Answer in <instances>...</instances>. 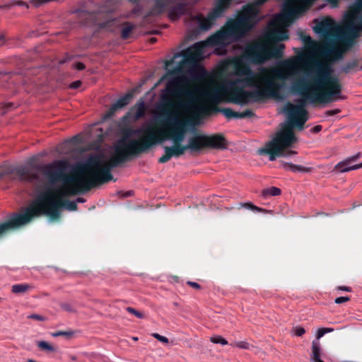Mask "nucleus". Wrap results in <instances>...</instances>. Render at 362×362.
<instances>
[{"label":"nucleus","instance_id":"864d4df0","mask_svg":"<svg viewBox=\"0 0 362 362\" xmlns=\"http://www.w3.org/2000/svg\"><path fill=\"white\" fill-rule=\"evenodd\" d=\"M322 130V126L321 125H316L313 129L312 131L314 133H318Z\"/></svg>","mask_w":362,"mask_h":362},{"label":"nucleus","instance_id":"9d476101","mask_svg":"<svg viewBox=\"0 0 362 362\" xmlns=\"http://www.w3.org/2000/svg\"><path fill=\"white\" fill-rule=\"evenodd\" d=\"M158 141L156 134L148 128L145 130V136L141 139L126 141V137H122L115 146L127 160L129 156H137L146 151L158 144Z\"/></svg>","mask_w":362,"mask_h":362},{"label":"nucleus","instance_id":"f257e3e1","mask_svg":"<svg viewBox=\"0 0 362 362\" xmlns=\"http://www.w3.org/2000/svg\"><path fill=\"white\" fill-rule=\"evenodd\" d=\"M307 78H299L292 83V93L301 96L302 99L296 105L289 104L287 113L289 123L282 126L273 139L264 147L259 150L260 154L269 156L270 161L278 157H289L296 151L286 149L293 147L297 142L293 127L302 130L308 120V112L305 108L307 102L310 103H328L341 96L342 86L339 79L332 75V69L327 64L315 63L305 71Z\"/></svg>","mask_w":362,"mask_h":362},{"label":"nucleus","instance_id":"5fc2aeb1","mask_svg":"<svg viewBox=\"0 0 362 362\" xmlns=\"http://www.w3.org/2000/svg\"><path fill=\"white\" fill-rule=\"evenodd\" d=\"M303 40L305 43H311L313 42V40L310 36H305L303 37Z\"/></svg>","mask_w":362,"mask_h":362},{"label":"nucleus","instance_id":"dca6fc26","mask_svg":"<svg viewBox=\"0 0 362 362\" xmlns=\"http://www.w3.org/2000/svg\"><path fill=\"white\" fill-rule=\"evenodd\" d=\"M0 173L2 174V177L8 175L16 174L20 180L33 184L40 181V175L38 173H30L23 166L13 168L11 165H4L0 168Z\"/></svg>","mask_w":362,"mask_h":362},{"label":"nucleus","instance_id":"72a5a7b5","mask_svg":"<svg viewBox=\"0 0 362 362\" xmlns=\"http://www.w3.org/2000/svg\"><path fill=\"white\" fill-rule=\"evenodd\" d=\"M170 4V0H156L155 8L158 10V13H161Z\"/></svg>","mask_w":362,"mask_h":362},{"label":"nucleus","instance_id":"0eeeda50","mask_svg":"<svg viewBox=\"0 0 362 362\" xmlns=\"http://www.w3.org/2000/svg\"><path fill=\"white\" fill-rule=\"evenodd\" d=\"M126 159L115 148V154L107 161H103L100 156H95L88 158L83 166L84 170L90 172L91 179L86 180L84 189L90 190L92 187L108 182L113 180L111 170L124 162Z\"/></svg>","mask_w":362,"mask_h":362},{"label":"nucleus","instance_id":"6e6552de","mask_svg":"<svg viewBox=\"0 0 362 362\" xmlns=\"http://www.w3.org/2000/svg\"><path fill=\"white\" fill-rule=\"evenodd\" d=\"M261 76L259 78V88H256L258 100L267 98H279L280 90L284 87L286 78L282 71L279 69L260 68Z\"/></svg>","mask_w":362,"mask_h":362},{"label":"nucleus","instance_id":"7ed1b4c3","mask_svg":"<svg viewBox=\"0 0 362 362\" xmlns=\"http://www.w3.org/2000/svg\"><path fill=\"white\" fill-rule=\"evenodd\" d=\"M63 189L54 190L50 188L39 194L37 197L25 210L23 214H14L8 221L0 223V238L8 230L29 223L33 218L41 215L48 216L51 220L60 217L59 209L64 207L69 211L78 208L74 201H62Z\"/></svg>","mask_w":362,"mask_h":362},{"label":"nucleus","instance_id":"680f3d73","mask_svg":"<svg viewBox=\"0 0 362 362\" xmlns=\"http://www.w3.org/2000/svg\"><path fill=\"white\" fill-rule=\"evenodd\" d=\"M165 77H166V76H162V77L160 78V80L158 81V83H157L156 86H157V85H158L160 82H162V81H163V80H164V79L165 78Z\"/></svg>","mask_w":362,"mask_h":362},{"label":"nucleus","instance_id":"e433bc0d","mask_svg":"<svg viewBox=\"0 0 362 362\" xmlns=\"http://www.w3.org/2000/svg\"><path fill=\"white\" fill-rule=\"evenodd\" d=\"M74 334V331H71V330H69V331H58V332H53L52 334V335L54 337H65L66 338H70Z\"/></svg>","mask_w":362,"mask_h":362},{"label":"nucleus","instance_id":"bf43d9fd","mask_svg":"<svg viewBox=\"0 0 362 362\" xmlns=\"http://www.w3.org/2000/svg\"><path fill=\"white\" fill-rule=\"evenodd\" d=\"M76 202L83 203L85 202V199L82 197H78Z\"/></svg>","mask_w":362,"mask_h":362},{"label":"nucleus","instance_id":"c03bdc74","mask_svg":"<svg viewBox=\"0 0 362 362\" xmlns=\"http://www.w3.org/2000/svg\"><path fill=\"white\" fill-rule=\"evenodd\" d=\"M152 335L154 338H156V339H158V341H160L161 342H163V343L168 342V339L167 337L161 336L158 333H153Z\"/></svg>","mask_w":362,"mask_h":362},{"label":"nucleus","instance_id":"ddd939ff","mask_svg":"<svg viewBox=\"0 0 362 362\" xmlns=\"http://www.w3.org/2000/svg\"><path fill=\"white\" fill-rule=\"evenodd\" d=\"M237 23L230 20L223 28L209 36L206 40L207 47L223 45L233 37L238 36L240 30L236 26Z\"/></svg>","mask_w":362,"mask_h":362},{"label":"nucleus","instance_id":"8fccbe9b","mask_svg":"<svg viewBox=\"0 0 362 362\" xmlns=\"http://www.w3.org/2000/svg\"><path fill=\"white\" fill-rule=\"evenodd\" d=\"M74 69H77L78 71H81V70H83L86 68V66L82 62H77V63L74 64Z\"/></svg>","mask_w":362,"mask_h":362},{"label":"nucleus","instance_id":"a18cd8bd","mask_svg":"<svg viewBox=\"0 0 362 362\" xmlns=\"http://www.w3.org/2000/svg\"><path fill=\"white\" fill-rule=\"evenodd\" d=\"M350 300V297L349 296H341L338 297L334 300L335 303L337 304H341L345 302H347Z\"/></svg>","mask_w":362,"mask_h":362},{"label":"nucleus","instance_id":"4be33fe9","mask_svg":"<svg viewBox=\"0 0 362 362\" xmlns=\"http://www.w3.org/2000/svg\"><path fill=\"white\" fill-rule=\"evenodd\" d=\"M361 156V153H358L352 156L335 165V169L340 173H345L353 170H357L362 168V163L356 165H352L353 163L356 161Z\"/></svg>","mask_w":362,"mask_h":362},{"label":"nucleus","instance_id":"3c124183","mask_svg":"<svg viewBox=\"0 0 362 362\" xmlns=\"http://www.w3.org/2000/svg\"><path fill=\"white\" fill-rule=\"evenodd\" d=\"M187 284L193 288H195V289H200L201 288V286L198 283H197V282L188 281L187 282Z\"/></svg>","mask_w":362,"mask_h":362},{"label":"nucleus","instance_id":"bb28decb","mask_svg":"<svg viewBox=\"0 0 362 362\" xmlns=\"http://www.w3.org/2000/svg\"><path fill=\"white\" fill-rule=\"evenodd\" d=\"M321 349L320 344L318 341H313L312 343V356L311 360L313 362H324L321 360Z\"/></svg>","mask_w":362,"mask_h":362},{"label":"nucleus","instance_id":"13d9d810","mask_svg":"<svg viewBox=\"0 0 362 362\" xmlns=\"http://www.w3.org/2000/svg\"><path fill=\"white\" fill-rule=\"evenodd\" d=\"M132 194H133V192L132 191H128V192H126L124 194V197H131Z\"/></svg>","mask_w":362,"mask_h":362},{"label":"nucleus","instance_id":"c756f323","mask_svg":"<svg viewBox=\"0 0 362 362\" xmlns=\"http://www.w3.org/2000/svg\"><path fill=\"white\" fill-rule=\"evenodd\" d=\"M134 28V26L132 23L129 22L124 23L121 30V37L123 40L128 39Z\"/></svg>","mask_w":362,"mask_h":362},{"label":"nucleus","instance_id":"69168bd1","mask_svg":"<svg viewBox=\"0 0 362 362\" xmlns=\"http://www.w3.org/2000/svg\"><path fill=\"white\" fill-rule=\"evenodd\" d=\"M27 362H37V361H35V360H33V359H28V360L27 361Z\"/></svg>","mask_w":362,"mask_h":362},{"label":"nucleus","instance_id":"c85d7f7f","mask_svg":"<svg viewBox=\"0 0 362 362\" xmlns=\"http://www.w3.org/2000/svg\"><path fill=\"white\" fill-rule=\"evenodd\" d=\"M32 286L28 284H18L12 286L11 291L13 293L20 294L26 293Z\"/></svg>","mask_w":362,"mask_h":362},{"label":"nucleus","instance_id":"a878e982","mask_svg":"<svg viewBox=\"0 0 362 362\" xmlns=\"http://www.w3.org/2000/svg\"><path fill=\"white\" fill-rule=\"evenodd\" d=\"M187 4L185 3H178L175 5L170 11L169 16L172 18H178L186 12Z\"/></svg>","mask_w":362,"mask_h":362},{"label":"nucleus","instance_id":"6ab92c4d","mask_svg":"<svg viewBox=\"0 0 362 362\" xmlns=\"http://www.w3.org/2000/svg\"><path fill=\"white\" fill-rule=\"evenodd\" d=\"M204 41L193 44L180 52L185 61L190 64H195L202 59L204 49L207 47Z\"/></svg>","mask_w":362,"mask_h":362},{"label":"nucleus","instance_id":"b1692460","mask_svg":"<svg viewBox=\"0 0 362 362\" xmlns=\"http://www.w3.org/2000/svg\"><path fill=\"white\" fill-rule=\"evenodd\" d=\"M281 165L284 169L291 170L293 173H310L313 170L310 167H304L284 161L281 162Z\"/></svg>","mask_w":362,"mask_h":362},{"label":"nucleus","instance_id":"37998d69","mask_svg":"<svg viewBox=\"0 0 362 362\" xmlns=\"http://www.w3.org/2000/svg\"><path fill=\"white\" fill-rule=\"evenodd\" d=\"M293 332L295 333V335L298 337H301L305 332V330L303 327H296L293 329Z\"/></svg>","mask_w":362,"mask_h":362},{"label":"nucleus","instance_id":"79ce46f5","mask_svg":"<svg viewBox=\"0 0 362 362\" xmlns=\"http://www.w3.org/2000/svg\"><path fill=\"white\" fill-rule=\"evenodd\" d=\"M233 346L243 349H249L250 346L249 343L243 341H235Z\"/></svg>","mask_w":362,"mask_h":362},{"label":"nucleus","instance_id":"cd10ccee","mask_svg":"<svg viewBox=\"0 0 362 362\" xmlns=\"http://www.w3.org/2000/svg\"><path fill=\"white\" fill-rule=\"evenodd\" d=\"M240 208H245V209H250V210H252L255 212H261V213L262 212H263V213L271 212L270 211H267L263 208L257 206L251 202L239 203L238 209H240Z\"/></svg>","mask_w":362,"mask_h":362},{"label":"nucleus","instance_id":"603ef678","mask_svg":"<svg viewBox=\"0 0 362 362\" xmlns=\"http://www.w3.org/2000/svg\"><path fill=\"white\" fill-rule=\"evenodd\" d=\"M337 289L341 290V291H347V292L351 291V288L349 287V286H339V287H337Z\"/></svg>","mask_w":362,"mask_h":362},{"label":"nucleus","instance_id":"2f4dec72","mask_svg":"<svg viewBox=\"0 0 362 362\" xmlns=\"http://www.w3.org/2000/svg\"><path fill=\"white\" fill-rule=\"evenodd\" d=\"M146 112V106L144 102L138 103L136 105L135 119H139L143 117Z\"/></svg>","mask_w":362,"mask_h":362},{"label":"nucleus","instance_id":"412c9836","mask_svg":"<svg viewBox=\"0 0 362 362\" xmlns=\"http://www.w3.org/2000/svg\"><path fill=\"white\" fill-rule=\"evenodd\" d=\"M133 98V93L129 92L124 95L120 97L115 103H113L109 110L103 115V119L112 118L115 112L124 107H126Z\"/></svg>","mask_w":362,"mask_h":362},{"label":"nucleus","instance_id":"473e14b6","mask_svg":"<svg viewBox=\"0 0 362 362\" xmlns=\"http://www.w3.org/2000/svg\"><path fill=\"white\" fill-rule=\"evenodd\" d=\"M143 132H145V131L138 129L136 130H132L130 128H127L123 130V136L126 137V141L130 140L129 137L133 134H141Z\"/></svg>","mask_w":362,"mask_h":362},{"label":"nucleus","instance_id":"f8f14e48","mask_svg":"<svg viewBox=\"0 0 362 362\" xmlns=\"http://www.w3.org/2000/svg\"><path fill=\"white\" fill-rule=\"evenodd\" d=\"M166 89L170 96L180 99L177 103L180 107L188 109L196 101L194 90L188 87L177 85L175 81H169L167 83Z\"/></svg>","mask_w":362,"mask_h":362},{"label":"nucleus","instance_id":"a211bd4d","mask_svg":"<svg viewBox=\"0 0 362 362\" xmlns=\"http://www.w3.org/2000/svg\"><path fill=\"white\" fill-rule=\"evenodd\" d=\"M267 0H252V2L245 5L242 12L239 14L237 19L231 20L237 23V28L240 30L243 24L249 21L250 18L256 17L259 13V7L264 4Z\"/></svg>","mask_w":362,"mask_h":362},{"label":"nucleus","instance_id":"de8ad7c7","mask_svg":"<svg viewBox=\"0 0 362 362\" xmlns=\"http://www.w3.org/2000/svg\"><path fill=\"white\" fill-rule=\"evenodd\" d=\"M28 317L30 319H33V320H36L38 321L45 320V317L43 316H42L40 315H37V314H32V315H29Z\"/></svg>","mask_w":362,"mask_h":362},{"label":"nucleus","instance_id":"5701e85b","mask_svg":"<svg viewBox=\"0 0 362 362\" xmlns=\"http://www.w3.org/2000/svg\"><path fill=\"white\" fill-rule=\"evenodd\" d=\"M335 23L331 18H327L314 27V31L322 35H327L334 28Z\"/></svg>","mask_w":362,"mask_h":362},{"label":"nucleus","instance_id":"58836bf2","mask_svg":"<svg viewBox=\"0 0 362 362\" xmlns=\"http://www.w3.org/2000/svg\"><path fill=\"white\" fill-rule=\"evenodd\" d=\"M126 310L130 313V314H132L134 315H135L136 317L139 318V319H143L144 318V313L136 310V309H134V308H132V307H127L126 308Z\"/></svg>","mask_w":362,"mask_h":362},{"label":"nucleus","instance_id":"6e6d98bb","mask_svg":"<svg viewBox=\"0 0 362 362\" xmlns=\"http://www.w3.org/2000/svg\"><path fill=\"white\" fill-rule=\"evenodd\" d=\"M174 63L173 59H170L165 62V69H168V66Z\"/></svg>","mask_w":362,"mask_h":362},{"label":"nucleus","instance_id":"20e7f679","mask_svg":"<svg viewBox=\"0 0 362 362\" xmlns=\"http://www.w3.org/2000/svg\"><path fill=\"white\" fill-rule=\"evenodd\" d=\"M247 87L243 83L228 81L221 86H216L206 91L204 96L214 105L211 108L212 112H221L228 119L250 118L255 115V113L250 109H246L245 111L239 112L233 111L230 107H219L217 106L222 95L226 97V102L241 105L248 104L250 101H259L257 98L259 92L256 90L252 91L244 90V88Z\"/></svg>","mask_w":362,"mask_h":362},{"label":"nucleus","instance_id":"f03ea898","mask_svg":"<svg viewBox=\"0 0 362 362\" xmlns=\"http://www.w3.org/2000/svg\"><path fill=\"white\" fill-rule=\"evenodd\" d=\"M175 107L174 102L163 98L160 112L165 119L164 121L165 129L156 134L158 144H161L165 140H172L173 145L164 146L165 154L158 159L160 163H165L173 157L178 158L187 150L193 152L194 148L197 147V133H194L188 139L187 144H182L185 134L191 127L194 126V122L191 119H180L174 110Z\"/></svg>","mask_w":362,"mask_h":362},{"label":"nucleus","instance_id":"0e129e2a","mask_svg":"<svg viewBox=\"0 0 362 362\" xmlns=\"http://www.w3.org/2000/svg\"><path fill=\"white\" fill-rule=\"evenodd\" d=\"M177 71V69H173L172 71H168V74H173L175 73V71Z\"/></svg>","mask_w":362,"mask_h":362},{"label":"nucleus","instance_id":"4d7b16f0","mask_svg":"<svg viewBox=\"0 0 362 362\" xmlns=\"http://www.w3.org/2000/svg\"><path fill=\"white\" fill-rule=\"evenodd\" d=\"M328 2H329L331 4H333L334 6H337L339 0H327Z\"/></svg>","mask_w":362,"mask_h":362},{"label":"nucleus","instance_id":"09e8293b","mask_svg":"<svg viewBox=\"0 0 362 362\" xmlns=\"http://www.w3.org/2000/svg\"><path fill=\"white\" fill-rule=\"evenodd\" d=\"M82 83L81 81H74L72 82L70 85H69V88H72V89H76V88H78L81 86Z\"/></svg>","mask_w":362,"mask_h":362},{"label":"nucleus","instance_id":"4468645a","mask_svg":"<svg viewBox=\"0 0 362 362\" xmlns=\"http://www.w3.org/2000/svg\"><path fill=\"white\" fill-rule=\"evenodd\" d=\"M197 147L194 148L193 152H199L205 148L211 149H226L228 142L225 136L221 134H214L206 135L197 133Z\"/></svg>","mask_w":362,"mask_h":362},{"label":"nucleus","instance_id":"423d86ee","mask_svg":"<svg viewBox=\"0 0 362 362\" xmlns=\"http://www.w3.org/2000/svg\"><path fill=\"white\" fill-rule=\"evenodd\" d=\"M70 167L68 160L62 159L54 160L40 168L42 174L47 179L50 185L63 182V194L76 195L88 192L84 189V184L86 180L81 179L79 175L84 170L83 166L80 167L75 173L69 174L67 170Z\"/></svg>","mask_w":362,"mask_h":362},{"label":"nucleus","instance_id":"393cba45","mask_svg":"<svg viewBox=\"0 0 362 362\" xmlns=\"http://www.w3.org/2000/svg\"><path fill=\"white\" fill-rule=\"evenodd\" d=\"M358 59H352L346 62L340 68V73L348 74L351 72H354L358 70Z\"/></svg>","mask_w":362,"mask_h":362},{"label":"nucleus","instance_id":"49530a36","mask_svg":"<svg viewBox=\"0 0 362 362\" xmlns=\"http://www.w3.org/2000/svg\"><path fill=\"white\" fill-rule=\"evenodd\" d=\"M341 112L340 109L329 110L325 112L326 116H333Z\"/></svg>","mask_w":362,"mask_h":362},{"label":"nucleus","instance_id":"39448f33","mask_svg":"<svg viewBox=\"0 0 362 362\" xmlns=\"http://www.w3.org/2000/svg\"><path fill=\"white\" fill-rule=\"evenodd\" d=\"M288 39L286 30H274L264 37L247 44L243 51L244 58L252 64H262L272 59L283 57L285 45L279 43Z\"/></svg>","mask_w":362,"mask_h":362},{"label":"nucleus","instance_id":"a19ab883","mask_svg":"<svg viewBox=\"0 0 362 362\" xmlns=\"http://www.w3.org/2000/svg\"><path fill=\"white\" fill-rule=\"evenodd\" d=\"M334 331L333 328L329 327H325V328H320L318 329L317 333V339H320L326 333L332 332Z\"/></svg>","mask_w":362,"mask_h":362},{"label":"nucleus","instance_id":"2eb2a0df","mask_svg":"<svg viewBox=\"0 0 362 362\" xmlns=\"http://www.w3.org/2000/svg\"><path fill=\"white\" fill-rule=\"evenodd\" d=\"M235 74L242 78H238L230 81L243 83L245 86L250 88H259V78L261 76L260 70L257 73L252 71L249 65L240 64L235 66Z\"/></svg>","mask_w":362,"mask_h":362},{"label":"nucleus","instance_id":"1a4fd4ad","mask_svg":"<svg viewBox=\"0 0 362 362\" xmlns=\"http://www.w3.org/2000/svg\"><path fill=\"white\" fill-rule=\"evenodd\" d=\"M346 24L341 40L346 49H350L362 32V0H356L345 16Z\"/></svg>","mask_w":362,"mask_h":362},{"label":"nucleus","instance_id":"f3484780","mask_svg":"<svg viewBox=\"0 0 362 362\" xmlns=\"http://www.w3.org/2000/svg\"><path fill=\"white\" fill-rule=\"evenodd\" d=\"M75 13H78L80 23L83 26L93 27L98 25L103 28L108 27V21H103L98 11L90 12L77 9Z\"/></svg>","mask_w":362,"mask_h":362},{"label":"nucleus","instance_id":"7c9ffc66","mask_svg":"<svg viewBox=\"0 0 362 362\" xmlns=\"http://www.w3.org/2000/svg\"><path fill=\"white\" fill-rule=\"evenodd\" d=\"M281 191L276 187H272L262 190V195L264 197L269 196H278L281 194Z\"/></svg>","mask_w":362,"mask_h":362},{"label":"nucleus","instance_id":"ea45409f","mask_svg":"<svg viewBox=\"0 0 362 362\" xmlns=\"http://www.w3.org/2000/svg\"><path fill=\"white\" fill-rule=\"evenodd\" d=\"M211 342L214 344H221L222 345L228 344V341L221 336H215L211 338Z\"/></svg>","mask_w":362,"mask_h":362},{"label":"nucleus","instance_id":"f704fd0d","mask_svg":"<svg viewBox=\"0 0 362 362\" xmlns=\"http://www.w3.org/2000/svg\"><path fill=\"white\" fill-rule=\"evenodd\" d=\"M37 346L41 350L46 351L48 352H53L55 351L54 346L45 341H38Z\"/></svg>","mask_w":362,"mask_h":362},{"label":"nucleus","instance_id":"774afa93","mask_svg":"<svg viewBox=\"0 0 362 362\" xmlns=\"http://www.w3.org/2000/svg\"><path fill=\"white\" fill-rule=\"evenodd\" d=\"M2 178V174L0 173V179Z\"/></svg>","mask_w":362,"mask_h":362},{"label":"nucleus","instance_id":"4c0bfd02","mask_svg":"<svg viewBox=\"0 0 362 362\" xmlns=\"http://www.w3.org/2000/svg\"><path fill=\"white\" fill-rule=\"evenodd\" d=\"M59 305L62 310L68 313H74L76 312V308L69 303L62 302L59 303Z\"/></svg>","mask_w":362,"mask_h":362},{"label":"nucleus","instance_id":"052dcab7","mask_svg":"<svg viewBox=\"0 0 362 362\" xmlns=\"http://www.w3.org/2000/svg\"><path fill=\"white\" fill-rule=\"evenodd\" d=\"M156 41H157V39L156 37H151L149 39V42L151 44H154Z\"/></svg>","mask_w":362,"mask_h":362},{"label":"nucleus","instance_id":"338daca9","mask_svg":"<svg viewBox=\"0 0 362 362\" xmlns=\"http://www.w3.org/2000/svg\"><path fill=\"white\" fill-rule=\"evenodd\" d=\"M71 358H72L73 360H75V359H76V357H75V356H72V357H71Z\"/></svg>","mask_w":362,"mask_h":362},{"label":"nucleus","instance_id":"9b49d317","mask_svg":"<svg viewBox=\"0 0 362 362\" xmlns=\"http://www.w3.org/2000/svg\"><path fill=\"white\" fill-rule=\"evenodd\" d=\"M233 0H215L214 8L204 18L202 14L197 15L195 18L202 30H209L214 24L216 20L223 16L229 8Z\"/></svg>","mask_w":362,"mask_h":362},{"label":"nucleus","instance_id":"aec40b11","mask_svg":"<svg viewBox=\"0 0 362 362\" xmlns=\"http://www.w3.org/2000/svg\"><path fill=\"white\" fill-rule=\"evenodd\" d=\"M119 1V0H105L98 8L97 11L103 21H108V26L110 25V23L112 21L109 15L117 10Z\"/></svg>","mask_w":362,"mask_h":362},{"label":"nucleus","instance_id":"c9c22d12","mask_svg":"<svg viewBox=\"0 0 362 362\" xmlns=\"http://www.w3.org/2000/svg\"><path fill=\"white\" fill-rule=\"evenodd\" d=\"M327 54H330L333 56L334 60H337L342 58V52L341 50L338 49H327L325 51Z\"/></svg>","mask_w":362,"mask_h":362},{"label":"nucleus","instance_id":"e2e57ef3","mask_svg":"<svg viewBox=\"0 0 362 362\" xmlns=\"http://www.w3.org/2000/svg\"><path fill=\"white\" fill-rule=\"evenodd\" d=\"M12 106H13V104L9 103H7V104L6 105V109H8V108H10V107H12Z\"/></svg>","mask_w":362,"mask_h":362}]
</instances>
